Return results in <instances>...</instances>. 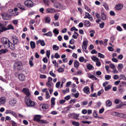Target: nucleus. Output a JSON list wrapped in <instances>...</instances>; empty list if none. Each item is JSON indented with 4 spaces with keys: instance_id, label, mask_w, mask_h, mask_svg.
<instances>
[{
    "instance_id": "1",
    "label": "nucleus",
    "mask_w": 126,
    "mask_h": 126,
    "mask_svg": "<svg viewBox=\"0 0 126 126\" xmlns=\"http://www.w3.org/2000/svg\"><path fill=\"white\" fill-rule=\"evenodd\" d=\"M1 42L5 47L8 48L10 47L12 50L15 49V46H14L7 38L5 37L2 38Z\"/></svg>"
},
{
    "instance_id": "2",
    "label": "nucleus",
    "mask_w": 126,
    "mask_h": 126,
    "mask_svg": "<svg viewBox=\"0 0 126 126\" xmlns=\"http://www.w3.org/2000/svg\"><path fill=\"white\" fill-rule=\"evenodd\" d=\"M7 23L5 21H4L0 23V34L1 32L7 30L11 29L13 30L14 28L11 25H9L7 26Z\"/></svg>"
},
{
    "instance_id": "3",
    "label": "nucleus",
    "mask_w": 126,
    "mask_h": 126,
    "mask_svg": "<svg viewBox=\"0 0 126 126\" xmlns=\"http://www.w3.org/2000/svg\"><path fill=\"white\" fill-rule=\"evenodd\" d=\"M13 12V10H10L9 11V12L10 13L9 14L5 13L1 14V16L3 18L6 20L10 19L11 18V16L14 14Z\"/></svg>"
},
{
    "instance_id": "4",
    "label": "nucleus",
    "mask_w": 126,
    "mask_h": 126,
    "mask_svg": "<svg viewBox=\"0 0 126 126\" xmlns=\"http://www.w3.org/2000/svg\"><path fill=\"white\" fill-rule=\"evenodd\" d=\"M14 68L18 70H21L22 68V63L19 62L16 63L14 64Z\"/></svg>"
},
{
    "instance_id": "5",
    "label": "nucleus",
    "mask_w": 126,
    "mask_h": 126,
    "mask_svg": "<svg viewBox=\"0 0 126 126\" xmlns=\"http://www.w3.org/2000/svg\"><path fill=\"white\" fill-rule=\"evenodd\" d=\"M26 104L27 106L29 107L34 106L35 104L34 102L32 101L30 99L26 98L25 100Z\"/></svg>"
},
{
    "instance_id": "6",
    "label": "nucleus",
    "mask_w": 126,
    "mask_h": 126,
    "mask_svg": "<svg viewBox=\"0 0 126 126\" xmlns=\"http://www.w3.org/2000/svg\"><path fill=\"white\" fill-rule=\"evenodd\" d=\"M25 5L29 7H32L33 6V3L30 0H26L24 2Z\"/></svg>"
},
{
    "instance_id": "7",
    "label": "nucleus",
    "mask_w": 126,
    "mask_h": 126,
    "mask_svg": "<svg viewBox=\"0 0 126 126\" xmlns=\"http://www.w3.org/2000/svg\"><path fill=\"white\" fill-rule=\"evenodd\" d=\"M22 91L27 96H26V98L27 97V96L29 97L31 94L29 89L27 88H23V89Z\"/></svg>"
},
{
    "instance_id": "8",
    "label": "nucleus",
    "mask_w": 126,
    "mask_h": 126,
    "mask_svg": "<svg viewBox=\"0 0 126 126\" xmlns=\"http://www.w3.org/2000/svg\"><path fill=\"white\" fill-rule=\"evenodd\" d=\"M115 115L121 117L123 118H126V114L123 113H118L115 112Z\"/></svg>"
},
{
    "instance_id": "9",
    "label": "nucleus",
    "mask_w": 126,
    "mask_h": 126,
    "mask_svg": "<svg viewBox=\"0 0 126 126\" xmlns=\"http://www.w3.org/2000/svg\"><path fill=\"white\" fill-rule=\"evenodd\" d=\"M6 114H8V113H10L12 114L15 117H16L17 116V115L16 113L14 112L13 111L10 110H6Z\"/></svg>"
},
{
    "instance_id": "10",
    "label": "nucleus",
    "mask_w": 126,
    "mask_h": 126,
    "mask_svg": "<svg viewBox=\"0 0 126 126\" xmlns=\"http://www.w3.org/2000/svg\"><path fill=\"white\" fill-rule=\"evenodd\" d=\"M123 7V5L122 4H119L116 5L115 8L116 10H119L122 9Z\"/></svg>"
},
{
    "instance_id": "11",
    "label": "nucleus",
    "mask_w": 126,
    "mask_h": 126,
    "mask_svg": "<svg viewBox=\"0 0 126 126\" xmlns=\"http://www.w3.org/2000/svg\"><path fill=\"white\" fill-rule=\"evenodd\" d=\"M46 12L47 13H54L55 11L53 8H48L47 9Z\"/></svg>"
},
{
    "instance_id": "12",
    "label": "nucleus",
    "mask_w": 126,
    "mask_h": 126,
    "mask_svg": "<svg viewBox=\"0 0 126 126\" xmlns=\"http://www.w3.org/2000/svg\"><path fill=\"white\" fill-rule=\"evenodd\" d=\"M18 76L19 79L21 81H23L25 80V77L24 75L21 74L19 75Z\"/></svg>"
},
{
    "instance_id": "13",
    "label": "nucleus",
    "mask_w": 126,
    "mask_h": 126,
    "mask_svg": "<svg viewBox=\"0 0 126 126\" xmlns=\"http://www.w3.org/2000/svg\"><path fill=\"white\" fill-rule=\"evenodd\" d=\"M41 118V116L40 115H36L34 117V120L35 121H37L38 123Z\"/></svg>"
},
{
    "instance_id": "14",
    "label": "nucleus",
    "mask_w": 126,
    "mask_h": 126,
    "mask_svg": "<svg viewBox=\"0 0 126 126\" xmlns=\"http://www.w3.org/2000/svg\"><path fill=\"white\" fill-rule=\"evenodd\" d=\"M17 7L19 8L20 9L23 10L24 11L25 10V7L23 5L21 4L20 3H18L17 4Z\"/></svg>"
},
{
    "instance_id": "15",
    "label": "nucleus",
    "mask_w": 126,
    "mask_h": 126,
    "mask_svg": "<svg viewBox=\"0 0 126 126\" xmlns=\"http://www.w3.org/2000/svg\"><path fill=\"white\" fill-rule=\"evenodd\" d=\"M42 105V108L44 111H46V110L48 108V104H41Z\"/></svg>"
},
{
    "instance_id": "16",
    "label": "nucleus",
    "mask_w": 126,
    "mask_h": 126,
    "mask_svg": "<svg viewBox=\"0 0 126 126\" xmlns=\"http://www.w3.org/2000/svg\"><path fill=\"white\" fill-rule=\"evenodd\" d=\"M13 40L14 45H16L19 43V40L17 37H13ZM14 45V44H13Z\"/></svg>"
},
{
    "instance_id": "17",
    "label": "nucleus",
    "mask_w": 126,
    "mask_h": 126,
    "mask_svg": "<svg viewBox=\"0 0 126 126\" xmlns=\"http://www.w3.org/2000/svg\"><path fill=\"white\" fill-rule=\"evenodd\" d=\"M16 102V99H13V100L9 101V104L12 106L14 105Z\"/></svg>"
},
{
    "instance_id": "18",
    "label": "nucleus",
    "mask_w": 126,
    "mask_h": 126,
    "mask_svg": "<svg viewBox=\"0 0 126 126\" xmlns=\"http://www.w3.org/2000/svg\"><path fill=\"white\" fill-rule=\"evenodd\" d=\"M41 124H46L48 123L49 122L45 120H40L38 122Z\"/></svg>"
},
{
    "instance_id": "19",
    "label": "nucleus",
    "mask_w": 126,
    "mask_h": 126,
    "mask_svg": "<svg viewBox=\"0 0 126 126\" xmlns=\"http://www.w3.org/2000/svg\"><path fill=\"white\" fill-rule=\"evenodd\" d=\"M6 100V99L5 97H1L0 98V105L4 104Z\"/></svg>"
},
{
    "instance_id": "20",
    "label": "nucleus",
    "mask_w": 126,
    "mask_h": 126,
    "mask_svg": "<svg viewBox=\"0 0 126 126\" xmlns=\"http://www.w3.org/2000/svg\"><path fill=\"white\" fill-rule=\"evenodd\" d=\"M83 23L84 25L86 27H89L91 24L90 22L87 20H84Z\"/></svg>"
},
{
    "instance_id": "21",
    "label": "nucleus",
    "mask_w": 126,
    "mask_h": 126,
    "mask_svg": "<svg viewBox=\"0 0 126 126\" xmlns=\"http://www.w3.org/2000/svg\"><path fill=\"white\" fill-rule=\"evenodd\" d=\"M55 98L54 97L52 98L51 99V106L52 107H53L54 105L55 104Z\"/></svg>"
},
{
    "instance_id": "22",
    "label": "nucleus",
    "mask_w": 126,
    "mask_h": 126,
    "mask_svg": "<svg viewBox=\"0 0 126 126\" xmlns=\"http://www.w3.org/2000/svg\"><path fill=\"white\" fill-rule=\"evenodd\" d=\"M45 23H47L48 24L50 23L51 19L49 17H46L45 19Z\"/></svg>"
},
{
    "instance_id": "23",
    "label": "nucleus",
    "mask_w": 126,
    "mask_h": 126,
    "mask_svg": "<svg viewBox=\"0 0 126 126\" xmlns=\"http://www.w3.org/2000/svg\"><path fill=\"white\" fill-rule=\"evenodd\" d=\"M89 89V88L87 87H85L83 89V90L85 93L88 94L90 93Z\"/></svg>"
},
{
    "instance_id": "24",
    "label": "nucleus",
    "mask_w": 126,
    "mask_h": 126,
    "mask_svg": "<svg viewBox=\"0 0 126 126\" xmlns=\"http://www.w3.org/2000/svg\"><path fill=\"white\" fill-rule=\"evenodd\" d=\"M126 86V82H124L121 83L118 87L123 88L124 87Z\"/></svg>"
},
{
    "instance_id": "25",
    "label": "nucleus",
    "mask_w": 126,
    "mask_h": 126,
    "mask_svg": "<svg viewBox=\"0 0 126 126\" xmlns=\"http://www.w3.org/2000/svg\"><path fill=\"white\" fill-rule=\"evenodd\" d=\"M74 66L76 68L78 69L79 66V62L77 60H75L74 62Z\"/></svg>"
},
{
    "instance_id": "26",
    "label": "nucleus",
    "mask_w": 126,
    "mask_h": 126,
    "mask_svg": "<svg viewBox=\"0 0 126 126\" xmlns=\"http://www.w3.org/2000/svg\"><path fill=\"white\" fill-rule=\"evenodd\" d=\"M119 92L121 94H123V92L125 91V89L124 88H121L118 87V88Z\"/></svg>"
},
{
    "instance_id": "27",
    "label": "nucleus",
    "mask_w": 126,
    "mask_h": 126,
    "mask_svg": "<svg viewBox=\"0 0 126 126\" xmlns=\"http://www.w3.org/2000/svg\"><path fill=\"white\" fill-rule=\"evenodd\" d=\"M30 45L31 48L32 49H33L35 47V44L34 42L31 41L30 42Z\"/></svg>"
},
{
    "instance_id": "28",
    "label": "nucleus",
    "mask_w": 126,
    "mask_h": 126,
    "mask_svg": "<svg viewBox=\"0 0 126 126\" xmlns=\"http://www.w3.org/2000/svg\"><path fill=\"white\" fill-rule=\"evenodd\" d=\"M37 42L38 43L40 44L42 46H44L45 45L44 41L43 40H39Z\"/></svg>"
},
{
    "instance_id": "29",
    "label": "nucleus",
    "mask_w": 126,
    "mask_h": 126,
    "mask_svg": "<svg viewBox=\"0 0 126 126\" xmlns=\"http://www.w3.org/2000/svg\"><path fill=\"white\" fill-rule=\"evenodd\" d=\"M88 77L93 80H96L98 79L93 75H89Z\"/></svg>"
},
{
    "instance_id": "30",
    "label": "nucleus",
    "mask_w": 126,
    "mask_h": 126,
    "mask_svg": "<svg viewBox=\"0 0 126 126\" xmlns=\"http://www.w3.org/2000/svg\"><path fill=\"white\" fill-rule=\"evenodd\" d=\"M123 67V64H120L118 65L117 68L118 69L119 71H121Z\"/></svg>"
},
{
    "instance_id": "31",
    "label": "nucleus",
    "mask_w": 126,
    "mask_h": 126,
    "mask_svg": "<svg viewBox=\"0 0 126 126\" xmlns=\"http://www.w3.org/2000/svg\"><path fill=\"white\" fill-rule=\"evenodd\" d=\"M52 33L51 32H48L43 34V35L51 37L52 36Z\"/></svg>"
},
{
    "instance_id": "32",
    "label": "nucleus",
    "mask_w": 126,
    "mask_h": 126,
    "mask_svg": "<svg viewBox=\"0 0 126 126\" xmlns=\"http://www.w3.org/2000/svg\"><path fill=\"white\" fill-rule=\"evenodd\" d=\"M73 118L76 119H79L78 117L79 116V114H76L73 113Z\"/></svg>"
},
{
    "instance_id": "33",
    "label": "nucleus",
    "mask_w": 126,
    "mask_h": 126,
    "mask_svg": "<svg viewBox=\"0 0 126 126\" xmlns=\"http://www.w3.org/2000/svg\"><path fill=\"white\" fill-rule=\"evenodd\" d=\"M91 59L94 62H96L98 61V60H99V59L97 58L95 56H94L91 57Z\"/></svg>"
},
{
    "instance_id": "34",
    "label": "nucleus",
    "mask_w": 126,
    "mask_h": 126,
    "mask_svg": "<svg viewBox=\"0 0 126 126\" xmlns=\"http://www.w3.org/2000/svg\"><path fill=\"white\" fill-rule=\"evenodd\" d=\"M119 77L120 78L119 79H123L124 80H126V77L125 75L123 74H121L120 75Z\"/></svg>"
},
{
    "instance_id": "35",
    "label": "nucleus",
    "mask_w": 126,
    "mask_h": 126,
    "mask_svg": "<svg viewBox=\"0 0 126 126\" xmlns=\"http://www.w3.org/2000/svg\"><path fill=\"white\" fill-rule=\"evenodd\" d=\"M8 51V50L7 49H1L0 50V54H4L6 53Z\"/></svg>"
},
{
    "instance_id": "36",
    "label": "nucleus",
    "mask_w": 126,
    "mask_h": 126,
    "mask_svg": "<svg viewBox=\"0 0 126 126\" xmlns=\"http://www.w3.org/2000/svg\"><path fill=\"white\" fill-rule=\"evenodd\" d=\"M89 32L90 33V35L91 37H93L94 36V33H95V32L94 30H93L91 31H89Z\"/></svg>"
},
{
    "instance_id": "37",
    "label": "nucleus",
    "mask_w": 126,
    "mask_h": 126,
    "mask_svg": "<svg viewBox=\"0 0 126 126\" xmlns=\"http://www.w3.org/2000/svg\"><path fill=\"white\" fill-rule=\"evenodd\" d=\"M87 67L88 69L89 70H91L93 68V66L90 64H88L87 65Z\"/></svg>"
},
{
    "instance_id": "38",
    "label": "nucleus",
    "mask_w": 126,
    "mask_h": 126,
    "mask_svg": "<svg viewBox=\"0 0 126 126\" xmlns=\"http://www.w3.org/2000/svg\"><path fill=\"white\" fill-rule=\"evenodd\" d=\"M106 104L108 107H110L112 105V102L108 100L107 101Z\"/></svg>"
},
{
    "instance_id": "39",
    "label": "nucleus",
    "mask_w": 126,
    "mask_h": 126,
    "mask_svg": "<svg viewBox=\"0 0 126 126\" xmlns=\"http://www.w3.org/2000/svg\"><path fill=\"white\" fill-rule=\"evenodd\" d=\"M44 3L47 6L49 5V0H43Z\"/></svg>"
},
{
    "instance_id": "40",
    "label": "nucleus",
    "mask_w": 126,
    "mask_h": 126,
    "mask_svg": "<svg viewBox=\"0 0 126 126\" xmlns=\"http://www.w3.org/2000/svg\"><path fill=\"white\" fill-rule=\"evenodd\" d=\"M72 124L75 126H79V123L77 122L73 121L72 122Z\"/></svg>"
},
{
    "instance_id": "41",
    "label": "nucleus",
    "mask_w": 126,
    "mask_h": 126,
    "mask_svg": "<svg viewBox=\"0 0 126 126\" xmlns=\"http://www.w3.org/2000/svg\"><path fill=\"white\" fill-rule=\"evenodd\" d=\"M87 46H85L82 45V47L83 50L86 53H88V51L86 50V49L87 47Z\"/></svg>"
},
{
    "instance_id": "42",
    "label": "nucleus",
    "mask_w": 126,
    "mask_h": 126,
    "mask_svg": "<svg viewBox=\"0 0 126 126\" xmlns=\"http://www.w3.org/2000/svg\"><path fill=\"white\" fill-rule=\"evenodd\" d=\"M111 86L110 85H109L105 87V91H107L108 90L110 89Z\"/></svg>"
},
{
    "instance_id": "43",
    "label": "nucleus",
    "mask_w": 126,
    "mask_h": 126,
    "mask_svg": "<svg viewBox=\"0 0 126 126\" xmlns=\"http://www.w3.org/2000/svg\"><path fill=\"white\" fill-rule=\"evenodd\" d=\"M101 16L102 19L103 20H105L106 19V16L103 13L101 14Z\"/></svg>"
},
{
    "instance_id": "44",
    "label": "nucleus",
    "mask_w": 126,
    "mask_h": 126,
    "mask_svg": "<svg viewBox=\"0 0 126 126\" xmlns=\"http://www.w3.org/2000/svg\"><path fill=\"white\" fill-rule=\"evenodd\" d=\"M94 116L96 118H99V117L97 113V111H94Z\"/></svg>"
},
{
    "instance_id": "45",
    "label": "nucleus",
    "mask_w": 126,
    "mask_h": 126,
    "mask_svg": "<svg viewBox=\"0 0 126 126\" xmlns=\"http://www.w3.org/2000/svg\"><path fill=\"white\" fill-rule=\"evenodd\" d=\"M103 6L104 7L106 10H109L108 7L106 3H104L103 4Z\"/></svg>"
},
{
    "instance_id": "46",
    "label": "nucleus",
    "mask_w": 126,
    "mask_h": 126,
    "mask_svg": "<svg viewBox=\"0 0 126 126\" xmlns=\"http://www.w3.org/2000/svg\"><path fill=\"white\" fill-rule=\"evenodd\" d=\"M104 91L103 89H101L97 93L98 95V96L100 95Z\"/></svg>"
},
{
    "instance_id": "47",
    "label": "nucleus",
    "mask_w": 126,
    "mask_h": 126,
    "mask_svg": "<svg viewBox=\"0 0 126 126\" xmlns=\"http://www.w3.org/2000/svg\"><path fill=\"white\" fill-rule=\"evenodd\" d=\"M111 78V76L109 75H106L105 76V79L106 80H109Z\"/></svg>"
},
{
    "instance_id": "48",
    "label": "nucleus",
    "mask_w": 126,
    "mask_h": 126,
    "mask_svg": "<svg viewBox=\"0 0 126 126\" xmlns=\"http://www.w3.org/2000/svg\"><path fill=\"white\" fill-rule=\"evenodd\" d=\"M53 48L54 50H57L59 48V47L57 46L56 45H54L53 47Z\"/></svg>"
},
{
    "instance_id": "49",
    "label": "nucleus",
    "mask_w": 126,
    "mask_h": 126,
    "mask_svg": "<svg viewBox=\"0 0 126 126\" xmlns=\"http://www.w3.org/2000/svg\"><path fill=\"white\" fill-rule=\"evenodd\" d=\"M49 74L54 77H55L56 76V74L53 73L52 71H50L49 72Z\"/></svg>"
},
{
    "instance_id": "50",
    "label": "nucleus",
    "mask_w": 126,
    "mask_h": 126,
    "mask_svg": "<svg viewBox=\"0 0 126 126\" xmlns=\"http://www.w3.org/2000/svg\"><path fill=\"white\" fill-rule=\"evenodd\" d=\"M46 55L47 57L48 58L49 57V55L50 54V50H47V51L46 52Z\"/></svg>"
},
{
    "instance_id": "51",
    "label": "nucleus",
    "mask_w": 126,
    "mask_h": 126,
    "mask_svg": "<svg viewBox=\"0 0 126 126\" xmlns=\"http://www.w3.org/2000/svg\"><path fill=\"white\" fill-rule=\"evenodd\" d=\"M91 16V15L88 13L87 12L85 13V16L84 17L85 18H87L88 17Z\"/></svg>"
},
{
    "instance_id": "52",
    "label": "nucleus",
    "mask_w": 126,
    "mask_h": 126,
    "mask_svg": "<svg viewBox=\"0 0 126 126\" xmlns=\"http://www.w3.org/2000/svg\"><path fill=\"white\" fill-rule=\"evenodd\" d=\"M46 98L47 99H49L50 97V96L48 92L47 91H46Z\"/></svg>"
},
{
    "instance_id": "53",
    "label": "nucleus",
    "mask_w": 126,
    "mask_h": 126,
    "mask_svg": "<svg viewBox=\"0 0 126 126\" xmlns=\"http://www.w3.org/2000/svg\"><path fill=\"white\" fill-rule=\"evenodd\" d=\"M101 63L100 62V60H98V61H97L96 63V65L98 67L100 66L101 65Z\"/></svg>"
},
{
    "instance_id": "54",
    "label": "nucleus",
    "mask_w": 126,
    "mask_h": 126,
    "mask_svg": "<svg viewBox=\"0 0 126 126\" xmlns=\"http://www.w3.org/2000/svg\"><path fill=\"white\" fill-rule=\"evenodd\" d=\"M43 61L44 63H47L48 59L46 57H44L43 59Z\"/></svg>"
},
{
    "instance_id": "55",
    "label": "nucleus",
    "mask_w": 126,
    "mask_h": 126,
    "mask_svg": "<svg viewBox=\"0 0 126 126\" xmlns=\"http://www.w3.org/2000/svg\"><path fill=\"white\" fill-rule=\"evenodd\" d=\"M54 17L55 18V20H57L59 18V16L57 15V14H55L54 15Z\"/></svg>"
},
{
    "instance_id": "56",
    "label": "nucleus",
    "mask_w": 126,
    "mask_h": 126,
    "mask_svg": "<svg viewBox=\"0 0 126 126\" xmlns=\"http://www.w3.org/2000/svg\"><path fill=\"white\" fill-rule=\"evenodd\" d=\"M54 57L58 59L60 57V56L58 54V53H56L55 54Z\"/></svg>"
},
{
    "instance_id": "57",
    "label": "nucleus",
    "mask_w": 126,
    "mask_h": 126,
    "mask_svg": "<svg viewBox=\"0 0 126 126\" xmlns=\"http://www.w3.org/2000/svg\"><path fill=\"white\" fill-rule=\"evenodd\" d=\"M11 55L13 57H14L15 58H16V55L15 53H11Z\"/></svg>"
},
{
    "instance_id": "58",
    "label": "nucleus",
    "mask_w": 126,
    "mask_h": 126,
    "mask_svg": "<svg viewBox=\"0 0 126 126\" xmlns=\"http://www.w3.org/2000/svg\"><path fill=\"white\" fill-rule=\"evenodd\" d=\"M98 57L101 58H103L104 57V55L100 53H98Z\"/></svg>"
},
{
    "instance_id": "59",
    "label": "nucleus",
    "mask_w": 126,
    "mask_h": 126,
    "mask_svg": "<svg viewBox=\"0 0 126 126\" xmlns=\"http://www.w3.org/2000/svg\"><path fill=\"white\" fill-rule=\"evenodd\" d=\"M53 32L54 33L57 34H58L59 33L58 31L56 29H54Z\"/></svg>"
},
{
    "instance_id": "60",
    "label": "nucleus",
    "mask_w": 126,
    "mask_h": 126,
    "mask_svg": "<svg viewBox=\"0 0 126 126\" xmlns=\"http://www.w3.org/2000/svg\"><path fill=\"white\" fill-rule=\"evenodd\" d=\"M79 61L81 62H82L84 61V58L83 57H80L79 58Z\"/></svg>"
},
{
    "instance_id": "61",
    "label": "nucleus",
    "mask_w": 126,
    "mask_h": 126,
    "mask_svg": "<svg viewBox=\"0 0 126 126\" xmlns=\"http://www.w3.org/2000/svg\"><path fill=\"white\" fill-rule=\"evenodd\" d=\"M64 69L62 68H60L58 70V71L59 72H62L64 71Z\"/></svg>"
},
{
    "instance_id": "62",
    "label": "nucleus",
    "mask_w": 126,
    "mask_h": 126,
    "mask_svg": "<svg viewBox=\"0 0 126 126\" xmlns=\"http://www.w3.org/2000/svg\"><path fill=\"white\" fill-rule=\"evenodd\" d=\"M88 43L87 40L84 41L83 42L82 45L87 46Z\"/></svg>"
},
{
    "instance_id": "63",
    "label": "nucleus",
    "mask_w": 126,
    "mask_h": 126,
    "mask_svg": "<svg viewBox=\"0 0 126 126\" xmlns=\"http://www.w3.org/2000/svg\"><path fill=\"white\" fill-rule=\"evenodd\" d=\"M29 64L31 67H32L33 65V64L32 62V61L30 59L29 62Z\"/></svg>"
},
{
    "instance_id": "64",
    "label": "nucleus",
    "mask_w": 126,
    "mask_h": 126,
    "mask_svg": "<svg viewBox=\"0 0 126 126\" xmlns=\"http://www.w3.org/2000/svg\"><path fill=\"white\" fill-rule=\"evenodd\" d=\"M75 42V40L73 39H71L69 41V43L71 44H74Z\"/></svg>"
}]
</instances>
